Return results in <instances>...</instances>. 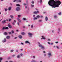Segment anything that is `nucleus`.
<instances>
[{
    "mask_svg": "<svg viewBox=\"0 0 62 62\" xmlns=\"http://www.w3.org/2000/svg\"><path fill=\"white\" fill-rule=\"evenodd\" d=\"M48 3L49 5L51 6L52 8H58L61 4V2L59 0L55 2L54 0H50L49 1Z\"/></svg>",
    "mask_w": 62,
    "mask_h": 62,
    "instance_id": "1",
    "label": "nucleus"
},
{
    "mask_svg": "<svg viewBox=\"0 0 62 62\" xmlns=\"http://www.w3.org/2000/svg\"><path fill=\"white\" fill-rule=\"evenodd\" d=\"M38 44H39L38 45V46L39 47H40L41 49H43V50H44V49H45V47H44V46H43L41 44H40V43L38 42Z\"/></svg>",
    "mask_w": 62,
    "mask_h": 62,
    "instance_id": "2",
    "label": "nucleus"
},
{
    "mask_svg": "<svg viewBox=\"0 0 62 62\" xmlns=\"http://www.w3.org/2000/svg\"><path fill=\"white\" fill-rule=\"evenodd\" d=\"M47 54L48 55V57H50L51 56H52V53L51 52H49Z\"/></svg>",
    "mask_w": 62,
    "mask_h": 62,
    "instance_id": "3",
    "label": "nucleus"
},
{
    "mask_svg": "<svg viewBox=\"0 0 62 62\" xmlns=\"http://www.w3.org/2000/svg\"><path fill=\"white\" fill-rule=\"evenodd\" d=\"M28 34L29 35V37H30V38H32V35H33V34L32 33H28Z\"/></svg>",
    "mask_w": 62,
    "mask_h": 62,
    "instance_id": "4",
    "label": "nucleus"
},
{
    "mask_svg": "<svg viewBox=\"0 0 62 62\" xmlns=\"http://www.w3.org/2000/svg\"><path fill=\"white\" fill-rule=\"evenodd\" d=\"M16 11H19V10H20V8L19 7H17L16 8Z\"/></svg>",
    "mask_w": 62,
    "mask_h": 62,
    "instance_id": "5",
    "label": "nucleus"
},
{
    "mask_svg": "<svg viewBox=\"0 0 62 62\" xmlns=\"http://www.w3.org/2000/svg\"><path fill=\"white\" fill-rule=\"evenodd\" d=\"M46 39V38H45V37L43 36H42V38H41V39Z\"/></svg>",
    "mask_w": 62,
    "mask_h": 62,
    "instance_id": "6",
    "label": "nucleus"
},
{
    "mask_svg": "<svg viewBox=\"0 0 62 62\" xmlns=\"http://www.w3.org/2000/svg\"><path fill=\"white\" fill-rule=\"evenodd\" d=\"M25 43H29V44H30V42H29L28 41H25Z\"/></svg>",
    "mask_w": 62,
    "mask_h": 62,
    "instance_id": "7",
    "label": "nucleus"
},
{
    "mask_svg": "<svg viewBox=\"0 0 62 62\" xmlns=\"http://www.w3.org/2000/svg\"><path fill=\"white\" fill-rule=\"evenodd\" d=\"M6 20H4L2 21V23H6Z\"/></svg>",
    "mask_w": 62,
    "mask_h": 62,
    "instance_id": "8",
    "label": "nucleus"
},
{
    "mask_svg": "<svg viewBox=\"0 0 62 62\" xmlns=\"http://www.w3.org/2000/svg\"><path fill=\"white\" fill-rule=\"evenodd\" d=\"M17 19L18 20V21L19 23H21V20L20 19H19V18H17Z\"/></svg>",
    "mask_w": 62,
    "mask_h": 62,
    "instance_id": "9",
    "label": "nucleus"
},
{
    "mask_svg": "<svg viewBox=\"0 0 62 62\" xmlns=\"http://www.w3.org/2000/svg\"><path fill=\"white\" fill-rule=\"evenodd\" d=\"M39 13V11H37V12L35 11L34 12V14H37V13Z\"/></svg>",
    "mask_w": 62,
    "mask_h": 62,
    "instance_id": "10",
    "label": "nucleus"
},
{
    "mask_svg": "<svg viewBox=\"0 0 62 62\" xmlns=\"http://www.w3.org/2000/svg\"><path fill=\"white\" fill-rule=\"evenodd\" d=\"M8 26L10 28H12V27H11V26L10 25V24H8Z\"/></svg>",
    "mask_w": 62,
    "mask_h": 62,
    "instance_id": "11",
    "label": "nucleus"
},
{
    "mask_svg": "<svg viewBox=\"0 0 62 62\" xmlns=\"http://www.w3.org/2000/svg\"><path fill=\"white\" fill-rule=\"evenodd\" d=\"M18 38L21 39H22V36L21 35H19L18 36Z\"/></svg>",
    "mask_w": 62,
    "mask_h": 62,
    "instance_id": "12",
    "label": "nucleus"
},
{
    "mask_svg": "<svg viewBox=\"0 0 62 62\" xmlns=\"http://www.w3.org/2000/svg\"><path fill=\"white\" fill-rule=\"evenodd\" d=\"M11 7H9L8 8V10L9 11H10L11 10Z\"/></svg>",
    "mask_w": 62,
    "mask_h": 62,
    "instance_id": "13",
    "label": "nucleus"
},
{
    "mask_svg": "<svg viewBox=\"0 0 62 62\" xmlns=\"http://www.w3.org/2000/svg\"><path fill=\"white\" fill-rule=\"evenodd\" d=\"M45 19L46 21H48V17L47 16H46L45 18Z\"/></svg>",
    "mask_w": 62,
    "mask_h": 62,
    "instance_id": "14",
    "label": "nucleus"
},
{
    "mask_svg": "<svg viewBox=\"0 0 62 62\" xmlns=\"http://www.w3.org/2000/svg\"><path fill=\"white\" fill-rule=\"evenodd\" d=\"M10 38V36H7L6 37L7 39H9Z\"/></svg>",
    "mask_w": 62,
    "mask_h": 62,
    "instance_id": "15",
    "label": "nucleus"
},
{
    "mask_svg": "<svg viewBox=\"0 0 62 62\" xmlns=\"http://www.w3.org/2000/svg\"><path fill=\"white\" fill-rule=\"evenodd\" d=\"M10 17L11 19H13V16L11 15L10 16Z\"/></svg>",
    "mask_w": 62,
    "mask_h": 62,
    "instance_id": "16",
    "label": "nucleus"
},
{
    "mask_svg": "<svg viewBox=\"0 0 62 62\" xmlns=\"http://www.w3.org/2000/svg\"><path fill=\"white\" fill-rule=\"evenodd\" d=\"M6 38H4V40L3 41V42H5L6 41Z\"/></svg>",
    "mask_w": 62,
    "mask_h": 62,
    "instance_id": "17",
    "label": "nucleus"
},
{
    "mask_svg": "<svg viewBox=\"0 0 62 62\" xmlns=\"http://www.w3.org/2000/svg\"><path fill=\"white\" fill-rule=\"evenodd\" d=\"M34 20H37V17H34L33 18Z\"/></svg>",
    "mask_w": 62,
    "mask_h": 62,
    "instance_id": "18",
    "label": "nucleus"
},
{
    "mask_svg": "<svg viewBox=\"0 0 62 62\" xmlns=\"http://www.w3.org/2000/svg\"><path fill=\"white\" fill-rule=\"evenodd\" d=\"M17 57L18 58H20V55H18L17 56Z\"/></svg>",
    "mask_w": 62,
    "mask_h": 62,
    "instance_id": "19",
    "label": "nucleus"
},
{
    "mask_svg": "<svg viewBox=\"0 0 62 62\" xmlns=\"http://www.w3.org/2000/svg\"><path fill=\"white\" fill-rule=\"evenodd\" d=\"M4 34L5 35H8V33L6 32H5L4 33Z\"/></svg>",
    "mask_w": 62,
    "mask_h": 62,
    "instance_id": "20",
    "label": "nucleus"
},
{
    "mask_svg": "<svg viewBox=\"0 0 62 62\" xmlns=\"http://www.w3.org/2000/svg\"><path fill=\"white\" fill-rule=\"evenodd\" d=\"M31 62H37V61H35L34 60H33L32 61H31Z\"/></svg>",
    "mask_w": 62,
    "mask_h": 62,
    "instance_id": "21",
    "label": "nucleus"
},
{
    "mask_svg": "<svg viewBox=\"0 0 62 62\" xmlns=\"http://www.w3.org/2000/svg\"><path fill=\"white\" fill-rule=\"evenodd\" d=\"M22 35H24L25 34V33L24 32H23L21 33Z\"/></svg>",
    "mask_w": 62,
    "mask_h": 62,
    "instance_id": "22",
    "label": "nucleus"
},
{
    "mask_svg": "<svg viewBox=\"0 0 62 62\" xmlns=\"http://www.w3.org/2000/svg\"><path fill=\"white\" fill-rule=\"evenodd\" d=\"M4 9H5V11H6V12L7 11V10H8V9L5 8Z\"/></svg>",
    "mask_w": 62,
    "mask_h": 62,
    "instance_id": "23",
    "label": "nucleus"
},
{
    "mask_svg": "<svg viewBox=\"0 0 62 62\" xmlns=\"http://www.w3.org/2000/svg\"><path fill=\"white\" fill-rule=\"evenodd\" d=\"M36 17L37 18H39L40 17V16L39 15H38L36 16Z\"/></svg>",
    "mask_w": 62,
    "mask_h": 62,
    "instance_id": "24",
    "label": "nucleus"
},
{
    "mask_svg": "<svg viewBox=\"0 0 62 62\" xmlns=\"http://www.w3.org/2000/svg\"><path fill=\"white\" fill-rule=\"evenodd\" d=\"M6 29V28L5 27H3L2 28L3 30H4Z\"/></svg>",
    "mask_w": 62,
    "mask_h": 62,
    "instance_id": "25",
    "label": "nucleus"
},
{
    "mask_svg": "<svg viewBox=\"0 0 62 62\" xmlns=\"http://www.w3.org/2000/svg\"><path fill=\"white\" fill-rule=\"evenodd\" d=\"M39 22H42V20H40L38 21Z\"/></svg>",
    "mask_w": 62,
    "mask_h": 62,
    "instance_id": "26",
    "label": "nucleus"
},
{
    "mask_svg": "<svg viewBox=\"0 0 62 62\" xmlns=\"http://www.w3.org/2000/svg\"><path fill=\"white\" fill-rule=\"evenodd\" d=\"M58 14L59 15H61V12L59 13H58Z\"/></svg>",
    "mask_w": 62,
    "mask_h": 62,
    "instance_id": "27",
    "label": "nucleus"
},
{
    "mask_svg": "<svg viewBox=\"0 0 62 62\" xmlns=\"http://www.w3.org/2000/svg\"><path fill=\"white\" fill-rule=\"evenodd\" d=\"M57 16L56 15H55L54 16V18H57Z\"/></svg>",
    "mask_w": 62,
    "mask_h": 62,
    "instance_id": "28",
    "label": "nucleus"
},
{
    "mask_svg": "<svg viewBox=\"0 0 62 62\" xmlns=\"http://www.w3.org/2000/svg\"><path fill=\"white\" fill-rule=\"evenodd\" d=\"M22 0H18L17 1V2H21Z\"/></svg>",
    "mask_w": 62,
    "mask_h": 62,
    "instance_id": "29",
    "label": "nucleus"
},
{
    "mask_svg": "<svg viewBox=\"0 0 62 62\" xmlns=\"http://www.w3.org/2000/svg\"><path fill=\"white\" fill-rule=\"evenodd\" d=\"M23 20L24 21H25V20H26V18H23Z\"/></svg>",
    "mask_w": 62,
    "mask_h": 62,
    "instance_id": "30",
    "label": "nucleus"
},
{
    "mask_svg": "<svg viewBox=\"0 0 62 62\" xmlns=\"http://www.w3.org/2000/svg\"><path fill=\"white\" fill-rule=\"evenodd\" d=\"M39 2L40 4H41L42 2V0H40Z\"/></svg>",
    "mask_w": 62,
    "mask_h": 62,
    "instance_id": "31",
    "label": "nucleus"
},
{
    "mask_svg": "<svg viewBox=\"0 0 62 62\" xmlns=\"http://www.w3.org/2000/svg\"><path fill=\"white\" fill-rule=\"evenodd\" d=\"M18 18H20L21 17V15H18Z\"/></svg>",
    "mask_w": 62,
    "mask_h": 62,
    "instance_id": "32",
    "label": "nucleus"
},
{
    "mask_svg": "<svg viewBox=\"0 0 62 62\" xmlns=\"http://www.w3.org/2000/svg\"><path fill=\"white\" fill-rule=\"evenodd\" d=\"M56 47L57 48V49H59V46H56Z\"/></svg>",
    "mask_w": 62,
    "mask_h": 62,
    "instance_id": "33",
    "label": "nucleus"
},
{
    "mask_svg": "<svg viewBox=\"0 0 62 62\" xmlns=\"http://www.w3.org/2000/svg\"><path fill=\"white\" fill-rule=\"evenodd\" d=\"M44 56H46V54H44Z\"/></svg>",
    "mask_w": 62,
    "mask_h": 62,
    "instance_id": "34",
    "label": "nucleus"
},
{
    "mask_svg": "<svg viewBox=\"0 0 62 62\" xmlns=\"http://www.w3.org/2000/svg\"><path fill=\"white\" fill-rule=\"evenodd\" d=\"M8 27H5V29H8Z\"/></svg>",
    "mask_w": 62,
    "mask_h": 62,
    "instance_id": "35",
    "label": "nucleus"
},
{
    "mask_svg": "<svg viewBox=\"0 0 62 62\" xmlns=\"http://www.w3.org/2000/svg\"><path fill=\"white\" fill-rule=\"evenodd\" d=\"M31 6L32 7H34V5H31Z\"/></svg>",
    "mask_w": 62,
    "mask_h": 62,
    "instance_id": "36",
    "label": "nucleus"
},
{
    "mask_svg": "<svg viewBox=\"0 0 62 62\" xmlns=\"http://www.w3.org/2000/svg\"><path fill=\"white\" fill-rule=\"evenodd\" d=\"M16 6H20V5L18 4H17L16 5Z\"/></svg>",
    "mask_w": 62,
    "mask_h": 62,
    "instance_id": "37",
    "label": "nucleus"
},
{
    "mask_svg": "<svg viewBox=\"0 0 62 62\" xmlns=\"http://www.w3.org/2000/svg\"><path fill=\"white\" fill-rule=\"evenodd\" d=\"M11 32L12 34L14 33V31H12Z\"/></svg>",
    "mask_w": 62,
    "mask_h": 62,
    "instance_id": "38",
    "label": "nucleus"
},
{
    "mask_svg": "<svg viewBox=\"0 0 62 62\" xmlns=\"http://www.w3.org/2000/svg\"><path fill=\"white\" fill-rule=\"evenodd\" d=\"M31 28H33V25H31Z\"/></svg>",
    "mask_w": 62,
    "mask_h": 62,
    "instance_id": "39",
    "label": "nucleus"
},
{
    "mask_svg": "<svg viewBox=\"0 0 62 62\" xmlns=\"http://www.w3.org/2000/svg\"><path fill=\"white\" fill-rule=\"evenodd\" d=\"M31 3H32V4H34V2L33 1H32L31 2Z\"/></svg>",
    "mask_w": 62,
    "mask_h": 62,
    "instance_id": "40",
    "label": "nucleus"
},
{
    "mask_svg": "<svg viewBox=\"0 0 62 62\" xmlns=\"http://www.w3.org/2000/svg\"><path fill=\"white\" fill-rule=\"evenodd\" d=\"M58 29L59 31H60V28H58Z\"/></svg>",
    "mask_w": 62,
    "mask_h": 62,
    "instance_id": "41",
    "label": "nucleus"
},
{
    "mask_svg": "<svg viewBox=\"0 0 62 62\" xmlns=\"http://www.w3.org/2000/svg\"><path fill=\"white\" fill-rule=\"evenodd\" d=\"M14 51V50H11L10 51V52H13Z\"/></svg>",
    "mask_w": 62,
    "mask_h": 62,
    "instance_id": "42",
    "label": "nucleus"
},
{
    "mask_svg": "<svg viewBox=\"0 0 62 62\" xmlns=\"http://www.w3.org/2000/svg\"><path fill=\"white\" fill-rule=\"evenodd\" d=\"M18 51H19V50H16V52H18Z\"/></svg>",
    "mask_w": 62,
    "mask_h": 62,
    "instance_id": "43",
    "label": "nucleus"
},
{
    "mask_svg": "<svg viewBox=\"0 0 62 62\" xmlns=\"http://www.w3.org/2000/svg\"><path fill=\"white\" fill-rule=\"evenodd\" d=\"M40 18H42L43 17V16H40Z\"/></svg>",
    "mask_w": 62,
    "mask_h": 62,
    "instance_id": "44",
    "label": "nucleus"
},
{
    "mask_svg": "<svg viewBox=\"0 0 62 62\" xmlns=\"http://www.w3.org/2000/svg\"><path fill=\"white\" fill-rule=\"evenodd\" d=\"M8 33L9 34H11V33L10 32H9Z\"/></svg>",
    "mask_w": 62,
    "mask_h": 62,
    "instance_id": "45",
    "label": "nucleus"
},
{
    "mask_svg": "<svg viewBox=\"0 0 62 62\" xmlns=\"http://www.w3.org/2000/svg\"><path fill=\"white\" fill-rule=\"evenodd\" d=\"M15 56V55L14 54L12 55V56L13 57H14V56Z\"/></svg>",
    "mask_w": 62,
    "mask_h": 62,
    "instance_id": "46",
    "label": "nucleus"
},
{
    "mask_svg": "<svg viewBox=\"0 0 62 62\" xmlns=\"http://www.w3.org/2000/svg\"><path fill=\"white\" fill-rule=\"evenodd\" d=\"M59 42H55V43H56V44H57V43H58Z\"/></svg>",
    "mask_w": 62,
    "mask_h": 62,
    "instance_id": "47",
    "label": "nucleus"
},
{
    "mask_svg": "<svg viewBox=\"0 0 62 62\" xmlns=\"http://www.w3.org/2000/svg\"><path fill=\"white\" fill-rule=\"evenodd\" d=\"M23 4L24 5V6H25L26 5H27L26 4H25V3H24Z\"/></svg>",
    "mask_w": 62,
    "mask_h": 62,
    "instance_id": "48",
    "label": "nucleus"
},
{
    "mask_svg": "<svg viewBox=\"0 0 62 62\" xmlns=\"http://www.w3.org/2000/svg\"><path fill=\"white\" fill-rule=\"evenodd\" d=\"M20 55L21 56H23V54H20Z\"/></svg>",
    "mask_w": 62,
    "mask_h": 62,
    "instance_id": "49",
    "label": "nucleus"
},
{
    "mask_svg": "<svg viewBox=\"0 0 62 62\" xmlns=\"http://www.w3.org/2000/svg\"><path fill=\"white\" fill-rule=\"evenodd\" d=\"M2 58H0V60H2Z\"/></svg>",
    "mask_w": 62,
    "mask_h": 62,
    "instance_id": "50",
    "label": "nucleus"
},
{
    "mask_svg": "<svg viewBox=\"0 0 62 62\" xmlns=\"http://www.w3.org/2000/svg\"><path fill=\"white\" fill-rule=\"evenodd\" d=\"M46 13V12H43V13H44V14H45V13Z\"/></svg>",
    "mask_w": 62,
    "mask_h": 62,
    "instance_id": "51",
    "label": "nucleus"
},
{
    "mask_svg": "<svg viewBox=\"0 0 62 62\" xmlns=\"http://www.w3.org/2000/svg\"><path fill=\"white\" fill-rule=\"evenodd\" d=\"M21 44H22V45H23L24 44H23V43H21Z\"/></svg>",
    "mask_w": 62,
    "mask_h": 62,
    "instance_id": "52",
    "label": "nucleus"
},
{
    "mask_svg": "<svg viewBox=\"0 0 62 62\" xmlns=\"http://www.w3.org/2000/svg\"><path fill=\"white\" fill-rule=\"evenodd\" d=\"M11 19H9V22H10V21H11Z\"/></svg>",
    "mask_w": 62,
    "mask_h": 62,
    "instance_id": "53",
    "label": "nucleus"
},
{
    "mask_svg": "<svg viewBox=\"0 0 62 62\" xmlns=\"http://www.w3.org/2000/svg\"><path fill=\"white\" fill-rule=\"evenodd\" d=\"M12 24H13V25H15V23H12Z\"/></svg>",
    "mask_w": 62,
    "mask_h": 62,
    "instance_id": "54",
    "label": "nucleus"
},
{
    "mask_svg": "<svg viewBox=\"0 0 62 62\" xmlns=\"http://www.w3.org/2000/svg\"><path fill=\"white\" fill-rule=\"evenodd\" d=\"M17 24H18V25H20L19 24V22L17 23Z\"/></svg>",
    "mask_w": 62,
    "mask_h": 62,
    "instance_id": "55",
    "label": "nucleus"
},
{
    "mask_svg": "<svg viewBox=\"0 0 62 62\" xmlns=\"http://www.w3.org/2000/svg\"><path fill=\"white\" fill-rule=\"evenodd\" d=\"M16 0H14L13 1V2H16Z\"/></svg>",
    "mask_w": 62,
    "mask_h": 62,
    "instance_id": "56",
    "label": "nucleus"
},
{
    "mask_svg": "<svg viewBox=\"0 0 62 62\" xmlns=\"http://www.w3.org/2000/svg\"><path fill=\"white\" fill-rule=\"evenodd\" d=\"M14 23H16V20H14Z\"/></svg>",
    "mask_w": 62,
    "mask_h": 62,
    "instance_id": "57",
    "label": "nucleus"
},
{
    "mask_svg": "<svg viewBox=\"0 0 62 62\" xmlns=\"http://www.w3.org/2000/svg\"><path fill=\"white\" fill-rule=\"evenodd\" d=\"M53 43H51V44H50L51 45H53Z\"/></svg>",
    "mask_w": 62,
    "mask_h": 62,
    "instance_id": "58",
    "label": "nucleus"
},
{
    "mask_svg": "<svg viewBox=\"0 0 62 62\" xmlns=\"http://www.w3.org/2000/svg\"><path fill=\"white\" fill-rule=\"evenodd\" d=\"M33 58H35V57L34 56H33Z\"/></svg>",
    "mask_w": 62,
    "mask_h": 62,
    "instance_id": "59",
    "label": "nucleus"
},
{
    "mask_svg": "<svg viewBox=\"0 0 62 62\" xmlns=\"http://www.w3.org/2000/svg\"><path fill=\"white\" fill-rule=\"evenodd\" d=\"M48 44H50V42H48Z\"/></svg>",
    "mask_w": 62,
    "mask_h": 62,
    "instance_id": "60",
    "label": "nucleus"
},
{
    "mask_svg": "<svg viewBox=\"0 0 62 62\" xmlns=\"http://www.w3.org/2000/svg\"><path fill=\"white\" fill-rule=\"evenodd\" d=\"M10 5H12V3H10Z\"/></svg>",
    "mask_w": 62,
    "mask_h": 62,
    "instance_id": "61",
    "label": "nucleus"
},
{
    "mask_svg": "<svg viewBox=\"0 0 62 62\" xmlns=\"http://www.w3.org/2000/svg\"><path fill=\"white\" fill-rule=\"evenodd\" d=\"M33 17H35V15H33Z\"/></svg>",
    "mask_w": 62,
    "mask_h": 62,
    "instance_id": "62",
    "label": "nucleus"
},
{
    "mask_svg": "<svg viewBox=\"0 0 62 62\" xmlns=\"http://www.w3.org/2000/svg\"><path fill=\"white\" fill-rule=\"evenodd\" d=\"M52 33H53L54 31H52Z\"/></svg>",
    "mask_w": 62,
    "mask_h": 62,
    "instance_id": "63",
    "label": "nucleus"
},
{
    "mask_svg": "<svg viewBox=\"0 0 62 62\" xmlns=\"http://www.w3.org/2000/svg\"><path fill=\"white\" fill-rule=\"evenodd\" d=\"M9 62H13L10 61H9Z\"/></svg>",
    "mask_w": 62,
    "mask_h": 62,
    "instance_id": "64",
    "label": "nucleus"
}]
</instances>
